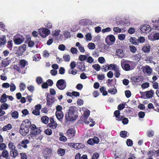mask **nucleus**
Masks as SVG:
<instances>
[{
    "label": "nucleus",
    "mask_w": 159,
    "mask_h": 159,
    "mask_svg": "<svg viewBox=\"0 0 159 159\" xmlns=\"http://www.w3.org/2000/svg\"><path fill=\"white\" fill-rule=\"evenodd\" d=\"M138 115L139 118H143L145 115V113L144 112L140 111L138 114Z\"/></svg>",
    "instance_id": "bf43d9fd"
},
{
    "label": "nucleus",
    "mask_w": 159,
    "mask_h": 159,
    "mask_svg": "<svg viewBox=\"0 0 159 159\" xmlns=\"http://www.w3.org/2000/svg\"><path fill=\"white\" fill-rule=\"evenodd\" d=\"M125 95L127 98L130 97L131 95L130 91L129 90H126L125 91Z\"/></svg>",
    "instance_id": "052dcab7"
},
{
    "label": "nucleus",
    "mask_w": 159,
    "mask_h": 159,
    "mask_svg": "<svg viewBox=\"0 0 159 159\" xmlns=\"http://www.w3.org/2000/svg\"><path fill=\"white\" fill-rule=\"evenodd\" d=\"M150 47L149 44L145 45L142 48V50L145 52H148L150 51Z\"/></svg>",
    "instance_id": "393cba45"
},
{
    "label": "nucleus",
    "mask_w": 159,
    "mask_h": 159,
    "mask_svg": "<svg viewBox=\"0 0 159 159\" xmlns=\"http://www.w3.org/2000/svg\"><path fill=\"white\" fill-rule=\"evenodd\" d=\"M10 154L11 156L15 157L18 155V152L16 149L11 150L10 152Z\"/></svg>",
    "instance_id": "5701e85b"
},
{
    "label": "nucleus",
    "mask_w": 159,
    "mask_h": 159,
    "mask_svg": "<svg viewBox=\"0 0 159 159\" xmlns=\"http://www.w3.org/2000/svg\"><path fill=\"white\" fill-rule=\"evenodd\" d=\"M7 100V95L5 93L3 94L0 98V102L1 103L5 102Z\"/></svg>",
    "instance_id": "b1692460"
},
{
    "label": "nucleus",
    "mask_w": 159,
    "mask_h": 159,
    "mask_svg": "<svg viewBox=\"0 0 159 159\" xmlns=\"http://www.w3.org/2000/svg\"><path fill=\"white\" fill-rule=\"evenodd\" d=\"M32 112L33 114L36 116H39L40 114V111L37 110H36L35 109L33 110Z\"/></svg>",
    "instance_id": "13d9d810"
},
{
    "label": "nucleus",
    "mask_w": 159,
    "mask_h": 159,
    "mask_svg": "<svg viewBox=\"0 0 159 159\" xmlns=\"http://www.w3.org/2000/svg\"><path fill=\"white\" fill-rule=\"evenodd\" d=\"M43 154L45 159H50L52 156L51 150L49 148H46L43 151Z\"/></svg>",
    "instance_id": "423d86ee"
},
{
    "label": "nucleus",
    "mask_w": 159,
    "mask_h": 159,
    "mask_svg": "<svg viewBox=\"0 0 159 159\" xmlns=\"http://www.w3.org/2000/svg\"><path fill=\"white\" fill-rule=\"evenodd\" d=\"M114 71H115L114 75H115V76L116 78L119 77L120 75V70H119V67L118 68H117L116 69H115V70H114Z\"/></svg>",
    "instance_id": "c85d7f7f"
},
{
    "label": "nucleus",
    "mask_w": 159,
    "mask_h": 159,
    "mask_svg": "<svg viewBox=\"0 0 159 159\" xmlns=\"http://www.w3.org/2000/svg\"><path fill=\"white\" fill-rule=\"evenodd\" d=\"M10 86V90L11 92H13L16 90V87L14 84L11 83Z\"/></svg>",
    "instance_id": "3c124183"
},
{
    "label": "nucleus",
    "mask_w": 159,
    "mask_h": 159,
    "mask_svg": "<svg viewBox=\"0 0 159 159\" xmlns=\"http://www.w3.org/2000/svg\"><path fill=\"white\" fill-rule=\"evenodd\" d=\"M42 122L45 124L48 123L49 120V118L47 116H43L41 118Z\"/></svg>",
    "instance_id": "a878e982"
},
{
    "label": "nucleus",
    "mask_w": 159,
    "mask_h": 159,
    "mask_svg": "<svg viewBox=\"0 0 159 159\" xmlns=\"http://www.w3.org/2000/svg\"><path fill=\"white\" fill-rule=\"evenodd\" d=\"M6 43L5 37L0 38V45H4Z\"/></svg>",
    "instance_id": "a18cd8bd"
},
{
    "label": "nucleus",
    "mask_w": 159,
    "mask_h": 159,
    "mask_svg": "<svg viewBox=\"0 0 159 159\" xmlns=\"http://www.w3.org/2000/svg\"><path fill=\"white\" fill-rule=\"evenodd\" d=\"M26 63L27 62L24 60L20 61V67L21 68H23L26 65Z\"/></svg>",
    "instance_id": "f704fd0d"
},
{
    "label": "nucleus",
    "mask_w": 159,
    "mask_h": 159,
    "mask_svg": "<svg viewBox=\"0 0 159 159\" xmlns=\"http://www.w3.org/2000/svg\"><path fill=\"white\" fill-rule=\"evenodd\" d=\"M98 61L99 63L102 64L105 61L104 58L103 57H100L98 59Z\"/></svg>",
    "instance_id": "338daca9"
},
{
    "label": "nucleus",
    "mask_w": 159,
    "mask_h": 159,
    "mask_svg": "<svg viewBox=\"0 0 159 159\" xmlns=\"http://www.w3.org/2000/svg\"><path fill=\"white\" fill-rule=\"evenodd\" d=\"M100 92L102 93L103 95H106L107 94V92L105 88L103 86L101 87L100 89Z\"/></svg>",
    "instance_id": "cd10ccee"
},
{
    "label": "nucleus",
    "mask_w": 159,
    "mask_h": 159,
    "mask_svg": "<svg viewBox=\"0 0 159 159\" xmlns=\"http://www.w3.org/2000/svg\"><path fill=\"white\" fill-rule=\"evenodd\" d=\"M88 47L90 49H94L95 48V45L94 43H90L88 44Z\"/></svg>",
    "instance_id": "4c0bfd02"
},
{
    "label": "nucleus",
    "mask_w": 159,
    "mask_h": 159,
    "mask_svg": "<svg viewBox=\"0 0 159 159\" xmlns=\"http://www.w3.org/2000/svg\"><path fill=\"white\" fill-rule=\"evenodd\" d=\"M143 70L148 75L151 74L152 70V69L148 66H146L144 67Z\"/></svg>",
    "instance_id": "2eb2a0df"
},
{
    "label": "nucleus",
    "mask_w": 159,
    "mask_h": 159,
    "mask_svg": "<svg viewBox=\"0 0 159 159\" xmlns=\"http://www.w3.org/2000/svg\"><path fill=\"white\" fill-rule=\"evenodd\" d=\"M126 144L128 146H131L133 145V141L130 139H128L126 141Z\"/></svg>",
    "instance_id": "774afa93"
},
{
    "label": "nucleus",
    "mask_w": 159,
    "mask_h": 159,
    "mask_svg": "<svg viewBox=\"0 0 159 159\" xmlns=\"http://www.w3.org/2000/svg\"><path fill=\"white\" fill-rule=\"evenodd\" d=\"M39 34L43 38L46 37L50 33V31L48 29L45 28H41L38 30Z\"/></svg>",
    "instance_id": "20e7f679"
},
{
    "label": "nucleus",
    "mask_w": 159,
    "mask_h": 159,
    "mask_svg": "<svg viewBox=\"0 0 159 159\" xmlns=\"http://www.w3.org/2000/svg\"><path fill=\"white\" fill-rule=\"evenodd\" d=\"M85 39L87 41H91L92 39V37L91 34L89 33L85 35Z\"/></svg>",
    "instance_id": "473e14b6"
},
{
    "label": "nucleus",
    "mask_w": 159,
    "mask_h": 159,
    "mask_svg": "<svg viewBox=\"0 0 159 159\" xmlns=\"http://www.w3.org/2000/svg\"><path fill=\"white\" fill-rule=\"evenodd\" d=\"M57 125V124L55 121L51 123L50 127L53 129H55L56 128Z\"/></svg>",
    "instance_id": "69168bd1"
},
{
    "label": "nucleus",
    "mask_w": 159,
    "mask_h": 159,
    "mask_svg": "<svg viewBox=\"0 0 159 159\" xmlns=\"http://www.w3.org/2000/svg\"><path fill=\"white\" fill-rule=\"evenodd\" d=\"M147 135L149 137H152L154 135V131L152 130H149L147 132Z\"/></svg>",
    "instance_id": "58836bf2"
},
{
    "label": "nucleus",
    "mask_w": 159,
    "mask_h": 159,
    "mask_svg": "<svg viewBox=\"0 0 159 159\" xmlns=\"http://www.w3.org/2000/svg\"><path fill=\"white\" fill-rule=\"evenodd\" d=\"M12 117L15 118L17 119L18 117V113L17 111H15L12 113Z\"/></svg>",
    "instance_id": "37998d69"
},
{
    "label": "nucleus",
    "mask_w": 159,
    "mask_h": 159,
    "mask_svg": "<svg viewBox=\"0 0 159 159\" xmlns=\"http://www.w3.org/2000/svg\"><path fill=\"white\" fill-rule=\"evenodd\" d=\"M153 37L154 40H157L159 39V32L154 34L153 36Z\"/></svg>",
    "instance_id": "680f3d73"
},
{
    "label": "nucleus",
    "mask_w": 159,
    "mask_h": 159,
    "mask_svg": "<svg viewBox=\"0 0 159 159\" xmlns=\"http://www.w3.org/2000/svg\"><path fill=\"white\" fill-rule=\"evenodd\" d=\"M12 127V126L11 124H8L2 128V130L4 131H7L11 129Z\"/></svg>",
    "instance_id": "6ab92c4d"
},
{
    "label": "nucleus",
    "mask_w": 159,
    "mask_h": 159,
    "mask_svg": "<svg viewBox=\"0 0 159 159\" xmlns=\"http://www.w3.org/2000/svg\"><path fill=\"white\" fill-rule=\"evenodd\" d=\"M35 135V138L37 140H41L43 138V135L40 134Z\"/></svg>",
    "instance_id": "e2e57ef3"
},
{
    "label": "nucleus",
    "mask_w": 159,
    "mask_h": 159,
    "mask_svg": "<svg viewBox=\"0 0 159 159\" xmlns=\"http://www.w3.org/2000/svg\"><path fill=\"white\" fill-rule=\"evenodd\" d=\"M75 132L72 128H70L68 129L66 132V135L70 138L74 137L75 134Z\"/></svg>",
    "instance_id": "9d476101"
},
{
    "label": "nucleus",
    "mask_w": 159,
    "mask_h": 159,
    "mask_svg": "<svg viewBox=\"0 0 159 159\" xmlns=\"http://www.w3.org/2000/svg\"><path fill=\"white\" fill-rule=\"evenodd\" d=\"M36 81L38 84H40L43 82V79L40 77H38L36 79Z\"/></svg>",
    "instance_id": "864d4df0"
},
{
    "label": "nucleus",
    "mask_w": 159,
    "mask_h": 159,
    "mask_svg": "<svg viewBox=\"0 0 159 159\" xmlns=\"http://www.w3.org/2000/svg\"><path fill=\"white\" fill-rule=\"evenodd\" d=\"M56 116L59 120L61 121L63 117V115L62 112H56Z\"/></svg>",
    "instance_id": "a211bd4d"
},
{
    "label": "nucleus",
    "mask_w": 159,
    "mask_h": 159,
    "mask_svg": "<svg viewBox=\"0 0 159 159\" xmlns=\"http://www.w3.org/2000/svg\"><path fill=\"white\" fill-rule=\"evenodd\" d=\"M129 48L130 51L133 53H135L137 50L136 48L134 46H130Z\"/></svg>",
    "instance_id": "09e8293b"
},
{
    "label": "nucleus",
    "mask_w": 159,
    "mask_h": 159,
    "mask_svg": "<svg viewBox=\"0 0 159 159\" xmlns=\"http://www.w3.org/2000/svg\"><path fill=\"white\" fill-rule=\"evenodd\" d=\"M58 154L60 156L64 155L65 153V150L62 148H59L57 151Z\"/></svg>",
    "instance_id": "bb28decb"
},
{
    "label": "nucleus",
    "mask_w": 159,
    "mask_h": 159,
    "mask_svg": "<svg viewBox=\"0 0 159 159\" xmlns=\"http://www.w3.org/2000/svg\"><path fill=\"white\" fill-rule=\"evenodd\" d=\"M114 115L116 117V120H120V119L119 117L120 115V111H119L116 110L114 112Z\"/></svg>",
    "instance_id": "ea45409f"
},
{
    "label": "nucleus",
    "mask_w": 159,
    "mask_h": 159,
    "mask_svg": "<svg viewBox=\"0 0 159 159\" xmlns=\"http://www.w3.org/2000/svg\"><path fill=\"white\" fill-rule=\"evenodd\" d=\"M44 133L48 135H50L52 134V131L51 129H48L44 131Z\"/></svg>",
    "instance_id": "5fc2aeb1"
},
{
    "label": "nucleus",
    "mask_w": 159,
    "mask_h": 159,
    "mask_svg": "<svg viewBox=\"0 0 159 159\" xmlns=\"http://www.w3.org/2000/svg\"><path fill=\"white\" fill-rule=\"evenodd\" d=\"M77 111V108L75 107H70L69 108L68 112L65 115V118L67 121L70 120H73L76 119Z\"/></svg>",
    "instance_id": "f03ea898"
},
{
    "label": "nucleus",
    "mask_w": 159,
    "mask_h": 159,
    "mask_svg": "<svg viewBox=\"0 0 159 159\" xmlns=\"http://www.w3.org/2000/svg\"><path fill=\"white\" fill-rule=\"evenodd\" d=\"M24 40V38L23 36L19 35L14 36V43L16 44H21Z\"/></svg>",
    "instance_id": "6e6552de"
},
{
    "label": "nucleus",
    "mask_w": 159,
    "mask_h": 159,
    "mask_svg": "<svg viewBox=\"0 0 159 159\" xmlns=\"http://www.w3.org/2000/svg\"><path fill=\"white\" fill-rule=\"evenodd\" d=\"M19 87L20 91H23L26 88V86L24 83L21 82L20 84Z\"/></svg>",
    "instance_id": "e433bc0d"
},
{
    "label": "nucleus",
    "mask_w": 159,
    "mask_h": 159,
    "mask_svg": "<svg viewBox=\"0 0 159 159\" xmlns=\"http://www.w3.org/2000/svg\"><path fill=\"white\" fill-rule=\"evenodd\" d=\"M12 59V58H10V57H8L2 61V66L4 67H6L10 63Z\"/></svg>",
    "instance_id": "f8f14e48"
},
{
    "label": "nucleus",
    "mask_w": 159,
    "mask_h": 159,
    "mask_svg": "<svg viewBox=\"0 0 159 159\" xmlns=\"http://www.w3.org/2000/svg\"><path fill=\"white\" fill-rule=\"evenodd\" d=\"M140 29L142 32L146 33H149L151 30V27L148 25H143L140 28Z\"/></svg>",
    "instance_id": "1a4fd4ad"
},
{
    "label": "nucleus",
    "mask_w": 159,
    "mask_h": 159,
    "mask_svg": "<svg viewBox=\"0 0 159 159\" xmlns=\"http://www.w3.org/2000/svg\"><path fill=\"white\" fill-rule=\"evenodd\" d=\"M29 143V141L27 139H25L22 141L20 143L21 144L22 146V147L25 148L27 147V144Z\"/></svg>",
    "instance_id": "4be33fe9"
},
{
    "label": "nucleus",
    "mask_w": 159,
    "mask_h": 159,
    "mask_svg": "<svg viewBox=\"0 0 159 159\" xmlns=\"http://www.w3.org/2000/svg\"><path fill=\"white\" fill-rule=\"evenodd\" d=\"M108 91L109 93L112 94H115L117 92V90L115 88L109 89Z\"/></svg>",
    "instance_id": "79ce46f5"
},
{
    "label": "nucleus",
    "mask_w": 159,
    "mask_h": 159,
    "mask_svg": "<svg viewBox=\"0 0 159 159\" xmlns=\"http://www.w3.org/2000/svg\"><path fill=\"white\" fill-rule=\"evenodd\" d=\"M31 124L29 120L26 119L22 121L19 130L20 133L23 136H25L29 131V128H31Z\"/></svg>",
    "instance_id": "f257e3e1"
},
{
    "label": "nucleus",
    "mask_w": 159,
    "mask_h": 159,
    "mask_svg": "<svg viewBox=\"0 0 159 159\" xmlns=\"http://www.w3.org/2000/svg\"><path fill=\"white\" fill-rule=\"evenodd\" d=\"M92 67L97 71H99L100 70L101 67L98 64H94L93 65Z\"/></svg>",
    "instance_id": "de8ad7c7"
},
{
    "label": "nucleus",
    "mask_w": 159,
    "mask_h": 159,
    "mask_svg": "<svg viewBox=\"0 0 159 159\" xmlns=\"http://www.w3.org/2000/svg\"><path fill=\"white\" fill-rule=\"evenodd\" d=\"M90 111L88 110H86L85 111L84 113V119L85 120L87 119L89 116L90 114Z\"/></svg>",
    "instance_id": "7c9ffc66"
},
{
    "label": "nucleus",
    "mask_w": 159,
    "mask_h": 159,
    "mask_svg": "<svg viewBox=\"0 0 159 159\" xmlns=\"http://www.w3.org/2000/svg\"><path fill=\"white\" fill-rule=\"evenodd\" d=\"M89 23V20L87 19H82L79 21V23L82 25H86Z\"/></svg>",
    "instance_id": "aec40b11"
},
{
    "label": "nucleus",
    "mask_w": 159,
    "mask_h": 159,
    "mask_svg": "<svg viewBox=\"0 0 159 159\" xmlns=\"http://www.w3.org/2000/svg\"><path fill=\"white\" fill-rule=\"evenodd\" d=\"M7 147L6 145L4 143H0V150H4Z\"/></svg>",
    "instance_id": "49530a36"
},
{
    "label": "nucleus",
    "mask_w": 159,
    "mask_h": 159,
    "mask_svg": "<svg viewBox=\"0 0 159 159\" xmlns=\"http://www.w3.org/2000/svg\"><path fill=\"white\" fill-rule=\"evenodd\" d=\"M1 155L2 157V156L3 157H6L9 156V153L7 151L4 150L2 151Z\"/></svg>",
    "instance_id": "c756f323"
},
{
    "label": "nucleus",
    "mask_w": 159,
    "mask_h": 159,
    "mask_svg": "<svg viewBox=\"0 0 159 159\" xmlns=\"http://www.w3.org/2000/svg\"><path fill=\"white\" fill-rule=\"evenodd\" d=\"M73 147L76 149H79L84 147V145L80 143H71Z\"/></svg>",
    "instance_id": "4468645a"
},
{
    "label": "nucleus",
    "mask_w": 159,
    "mask_h": 159,
    "mask_svg": "<svg viewBox=\"0 0 159 159\" xmlns=\"http://www.w3.org/2000/svg\"><path fill=\"white\" fill-rule=\"evenodd\" d=\"M125 35L124 34H119L118 36L119 39L120 40H123L125 39Z\"/></svg>",
    "instance_id": "4d7b16f0"
},
{
    "label": "nucleus",
    "mask_w": 159,
    "mask_h": 159,
    "mask_svg": "<svg viewBox=\"0 0 159 159\" xmlns=\"http://www.w3.org/2000/svg\"><path fill=\"white\" fill-rule=\"evenodd\" d=\"M135 31V29L134 28H130L128 30V32L129 34H132Z\"/></svg>",
    "instance_id": "0e129e2a"
},
{
    "label": "nucleus",
    "mask_w": 159,
    "mask_h": 159,
    "mask_svg": "<svg viewBox=\"0 0 159 159\" xmlns=\"http://www.w3.org/2000/svg\"><path fill=\"white\" fill-rule=\"evenodd\" d=\"M50 95L48 94L47 96V105L50 106L52 105L55 102L54 98H50Z\"/></svg>",
    "instance_id": "9b49d317"
},
{
    "label": "nucleus",
    "mask_w": 159,
    "mask_h": 159,
    "mask_svg": "<svg viewBox=\"0 0 159 159\" xmlns=\"http://www.w3.org/2000/svg\"><path fill=\"white\" fill-rule=\"evenodd\" d=\"M120 135L122 138H125L127 135L128 133L125 131H122L120 132Z\"/></svg>",
    "instance_id": "c9c22d12"
},
{
    "label": "nucleus",
    "mask_w": 159,
    "mask_h": 159,
    "mask_svg": "<svg viewBox=\"0 0 159 159\" xmlns=\"http://www.w3.org/2000/svg\"><path fill=\"white\" fill-rule=\"evenodd\" d=\"M108 67L109 70L110 69L111 70H114L118 67L116 65L112 64L110 65Z\"/></svg>",
    "instance_id": "2f4dec72"
},
{
    "label": "nucleus",
    "mask_w": 159,
    "mask_h": 159,
    "mask_svg": "<svg viewBox=\"0 0 159 159\" xmlns=\"http://www.w3.org/2000/svg\"><path fill=\"white\" fill-rule=\"evenodd\" d=\"M115 41V36L113 35H109L107 36L105 39V42L108 45H112Z\"/></svg>",
    "instance_id": "39448f33"
},
{
    "label": "nucleus",
    "mask_w": 159,
    "mask_h": 159,
    "mask_svg": "<svg viewBox=\"0 0 159 159\" xmlns=\"http://www.w3.org/2000/svg\"><path fill=\"white\" fill-rule=\"evenodd\" d=\"M149 86V83L148 82H146L143 84L141 85V87L145 89L148 88Z\"/></svg>",
    "instance_id": "6e6d98bb"
},
{
    "label": "nucleus",
    "mask_w": 159,
    "mask_h": 159,
    "mask_svg": "<svg viewBox=\"0 0 159 159\" xmlns=\"http://www.w3.org/2000/svg\"><path fill=\"white\" fill-rule=\"evenodd\" d=\"M26 45L25 44H23L21 45L19 48L18 52L20 55H21L22 53L26 50Z\"/></svg>",
    "instance_id": "ddd939ff"
},
{
    "label": "nucleus",
    "mask_w": 159,
    "mask_h": 159,
    "mask_svg": "<svg viewBox=\"0 0 159 159\" xmlns=\"http://www.w3.org/2000/svg\"><path fill=\"white\" fill-rule=\"evenodd\" d=\"M116 54L120 58H122L124 56V54L123 51L121 49H117L116 51Z\"/></svg>",
    "instance_id": "f3484780"
},
{
    "label": "nucleus",
    "mask_w": 159,
    "mask_h": 159,
    "mask_svg": "<svg viewBox=\"0 0 159 159\" xmlns=\"http://www.w3.org/2000/svg\"><path fill=\"white\" fill-rule=\"evenodd\" d=\"M8 146L9 148L11 150L15 149V146L14 143L11 142L9 143Z\"/></svg>",
    "instance_id": "a19ab883"
},
{
    "label": "nucleus",
    "mask_w": 159,
    "mask_h": 159,
    "mask_svg": "<svg viewBox=\"0 0 159 159\" xmlns=\"http://www.w3.org/2000/svg\"><path fill=\"white\" fill-rule=\"evenodd\" d=\"M86 61L89 63H92L94 61L93 59L91 57H87Z\"/></svg>",
    "instance_id": "8fccbe9b"
},
{
    "label": "nucleus",
    "mask_w": 159,
    "mask_h": 159,
    "mask_svg": "<svg viewBox=\"0 0 159 159\" xmlns=\"http://www.w3.org/2000/svg\"><path fill=\"white\" fill-rule=\"evenodd\" d=\"M121 66L122 68L125 70L128 71L131 70L130 66L127 63L122 64Z\"/></svg>",
    "instance_id": "412c9836"
},
{
    "label": "nucleus",
    "mask_w": 159,
    "mask_h": 159,
    "mask_svg": "<svg viewBox=\"0 0 159 159\" xmlns=\"http://www.w3.org/2000/svg\"><path fill=\"white\" fill-rule=\"evenodd\" d=\"M3 110H7L9 107L8 105L5 102L2 104L0 107Z\"/></svg>",
    "instance_id": "72a5a7b5"
},
{
    "label": "nucleus",
    "mask_w": 159,
    "mask_h": 159,
    "mask_svg": "<svg viewBox=\"0 0 159 159\" xmlns=\"http://www.w3.org/2000/svg\"><path fill=\"white\" fill-rule=\"evenodd\" d=\"M87 56L85 55H80L79 57V59L81 61H84L86 60Z\"/></svg>",
    "instance_id": "603ef678"
},
{
    "label": "nucleus",
    "mask_w": 159,
    "mask_h": 159,
    "mask_svg": "<svg viewBox=\"0 0 159 159\" xmlns=\"http://www.w3.org/2000/svg\"><path fill=\"white\" fill-rule=\"evenodd\" d=\"M63 58L66 61H69L70 59V56L69 55H64L63 56Z\"/></svg>",
    "instance_id": "c03bdc74"
},
{
    "label": "nucleus",
    "mask_w": 159,
    "mask_h": 159,
    "mask_svg": "<svg viewBox=\"0 0 159 159\" xmlns=\"http://www.w3.org/2000/svg\"><path fill=\"white\" fill-rule=\"evenodd\" d=\"M56 86L59 89L63 90L66 86V82L63 79L59 80L57 82Z\"/></svg>",
    "instance_id": "7ed1b4c3"
},
{
    "label": "nucleus",
    "mask_w": 159,
    "mask_h": 159,
    "mask_svg": "<svg viewBox=\"0 0 159 159\" xmlns=\"http://www.w3.org/2000/svg\"><path fill=\"white\" fill-rule=\"evenodd\" d=\"M30 129L31 134L34 135L39 134L41 132L40 129L37 128L36 126L34 124H31Z\"/></svg>",
    "instance_id": "0eeeda50"
},
{
    "label": "nucleus",
    "mask_w": 159,
    "mask_h": 159,
    "mask_svg": "<svg viewBox=\"0 0 159 159\" xmlns=\"http://www.w3.org/2000/svg\"><path fill=\"white\" fill-rule=\"evenodd\" d=\"M145 93H146V97L148 98H152L154 94V92L152 90L147 91Z\"/></svg>",
    "instance_id": "dca6fc26"
}]
</instances>
